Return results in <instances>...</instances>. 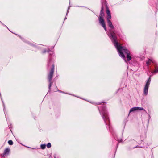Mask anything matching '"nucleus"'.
<instances>
[{"label": "nucleus", "mask_w": 158, "mask_h": 158, "mask_svg": "<svg viewBox=\"0 0 158 158\" xmlns=\"http://www.w3.org/2000/svg\"><path fill=\"white\" fill-rule=\"evenodd\" d=\"M136 109H137V110H143L145 111V110L143 108L140 107H136Z\"/></svg>", "instance_id": "f8f14e48"}, {"label": "nucleus", "mask_w": 158, "mask_h": 158, "mask_svg": "<svg viewBox=\"0 0 158 158\" xmlns=\"http://www.w3.org/2000/svg\"><path fill=\"white\" fill-rule=\"evenodd\" d=\"M103 6H102V8L100 11V16H99V21L100 24L102 25V27L104 28L105 31H106V25L105 24V22L103 19V17L104 16V13L103 11Z\"/></svg>", "instance_id": "7ed1b4c3"}, {"label": "nucleus", "mask_w": 158, "mask_h": 158, "mask_svg": "<svg viewBox=\"0 0 158 158\" xmlns=\"http://www.w3.org/2000/svg\"><path fill=\"white\" fill-rule=\"evenodd\" d=\"M107 23H108L109 26L111 29H113L114 28V26L110 20H108Z\"/></svg>", "instance_id": "6e6552de"}, {"label": "nucleus", "mask_w": 158, "mask_h": 158, "mask_svg": "<svg viewBox=\"0 0 158 158\" xmlns=\"http://www.w3.org/2000/svg\"><path fill=\"white\" fill-rule=\"evenodd\" d=\"M10 150L9 148H6L3 154V155H2L3 157H5L6 156V155H8L9 154V152H10Z\"/></svg>", "instance_id": "0eeeda50"}, {"label": "nucleus", "mask_w": 158, "mask_h": 158, "mask_svg": "<svg viewBox=\"0 0 158 158\" xmlns=\"http://www.w3.org/2000/svg\"><path fill=\"white\" fill-rule=\"evenodd\" d=\"M106 13L107 15V20H110V19H111V15L110 12L109 10L107 8L106 10Z\"/></svg>", "instance_id": "423d86ee"}, {"label": "nucleus", "mask_w": 158, "mask_h": 158, "mask_svg": "<svg viewBox=\"0 0 158 158\" xmlns=\"http://www.w3.org/2000/svg\"><path fill=\"white\" fill-rule=\"evenodd\" d=\"M51 145L50 143H48L47 145V147L48 148H50L51 147Z\"/></svg>", "instance_id": "2eb2a0df"}, {"label": "nucleus", "mask_w": 158, "mask_h": 158, "mask_svg": "<svg viewBox=\"0 0 158 158\" xmlns=\"http://www.w3.org/2000/svg\"><path fill=\"white\" fill-rule=\"evenodd\" d=\"M100 113L102 114V118L103 119L105 122L107 124L106 121L108 120L109 122V120L108 117V114L106 110H104L100 112Z\"/></svg>", "instance_id": "39448f33"}, {"label": "nucleus", "mask_w": 158, "mask_h": 158, "mask_svg": "<svg viewBox=\"0 0 158 158\" xmlns=\"http://www.w3.org/2000/svg\"><path fill=\"white\" fill-rule=\"evenodd\" d=\"M151 62L154 63V61L152 60L148 59V61L146 62V63L148 66H149Z\"/></svg>", "instance_id": "9d476101"}, {"label": "nucleus", "mask_w": 158, "mask_h": 158, "mask_svg": "<svg viewBox=\"0 0 158 158\" xmlns=\"http://www.w3.org/2000/svg\"><path fill=\"white\" fill-rule=\"evenodd\" d=\"M8 143L10 145H12L13 144V142L11 140H9L8 141Z\"/></svg>", "instance_id": "4468645a"}, {"label": "nucleus", "mask_w": 158, "mask_h": 158, "mask_svg": "<svg viewBox=\"0 0 158 158\" xmlns=\"http://www.w3.org/2000/svg\"><path fill=\"white\" fill-rule=\"evenodd\" d=\"M55 87L56 89L55 90H57V87H56V86H55Z\"/></svg>", "instance_id": "dca6fc26"}, {"label": "nucleus", "mask_w": 158, "mask_h": 158, "mask_svg": "<svg viewBox=\"0 0 158 158\" xmlns=\"http://www.w3.org/2000/svg\"><path fill=\"white\" fill-rule=\"evenodd\" d=\"M135 110H137V109H136V107H133L130 109V111H129V113H130L132 112H133V111H135Z\"/></svg>", "instance_id": "9b49d317"}, {"label": "nucleus", "mask_w": 158, "mask_h": 158, "mask_svg": "<svg viewBox=\"0 0 158 158\" xmlns=\"http://www.w3.org/2000/svg\"><path fill=\"white\" fill-rule=\"evenodd\" d=\"M46 147V145L43 144L41 145V148L42 149H44Z\"/></svg>", "instance_id": "ddd939ff"}, {"label": "nucleus", "mask_w": 158, "mask_h": 158, "mask_svg": "<svg viewBox=\"0 0 158 158\" xmlns=\"http://www.w3.org/2000/svg\"><path fill=\"white\" fill-rule=\"evenodd\" d=\"M155 68V69L152 72L154 74H155L158 72V65H156Z\"/></svg>", "instance_id": "1a4fd4ad"}, {"label": "nucleus", "mask_w": 158, "mask_h": 158, "mask_svg": "<svg viewBox=\"0 0 158 158\" xmlns=\"http://www.w3.org/2000/svg\"><path fill=\"white\" fill-rule=\"evenodd\" d=\"M51 64L52 65V67L48 76V79L49 83V89L50 90L51 86L52 83V80L53 77L54 72V65L53 63V62L50 61V62L48 63V66H49Z\"/></svg>", "instance_id": "f03ea898"}, {"label": "nucleus", "mask_w": 158, "mask_h": 158, "mask_svg": "<svg viewBox=\"0 0 158 158\" xmlns=\"http://www.w3.org/2000/svg\"><path fill=\"white\" fill-rule=\"evenodd\" d=\"M151 81L150 77H149L147 81L143 90L144 94L146 95L148 94V89L150 83Z\"/></svg>", "instance_id": "20e7f679"}, {"label": "nucleus", "mask_w": 158, "mask_h": 158, "mask_svg": "<svg viewBox=\"0 0 158 158\" xmlns=\"http://www.w3.org/2000/svg\"><path fill=\"white\" fill-rule=\"evenodd\" d=\"M109 36L110 39H112V41L117 49L119 56L124 59L125 57L123 53L125 54H127L126 57L127 60H130L132 58L131 56H130L129 51L126 48L122 47L118 44L117 41V37L116 36L115 33L114 32H111Z\"/></svg>", "instance_id": "f257e3e1"}]
</instances>
